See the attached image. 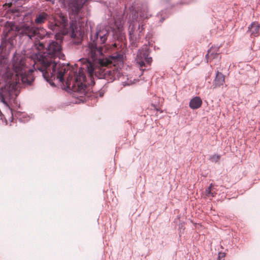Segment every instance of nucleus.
Instances as JSON below:
<instances>
[{
    "mask_svg": "<svg viewBox=\"0 0 260 260\" xmlns=\"http://www.w3.org/2000/svg\"><path fill=\"white\" fill-rule=\"evenodd\" d=\"M111 36L115 40H118L121 37L120 25L115 21L112 26L97 27L95 31H91L90 41L84 53L88 59L78 71L74 73V76L69 75L66 82L68 89L89 98L92 94L88 92L89 87L94 84L93 76L108 82L118 78L116 66L123 62V53L120 50L107 57L103 51Z\"/></svg>",
    "mask_w": 260,
    "mask_h": 260,
    "instance_id": "nucleus-1",
    "label": "nucleus"
},
{
    "mask_svg": "<svg viewBox=\"0 0 260 260\" xmlns=\"http://www.w3.org/2000/svg\"><path fill=\"white\" fill-rule=\"evenodd\" d=\"M35 69L41 72L47 82L52 86H54L53 80L55 79L63 83L67 68L64 64L59 63V60H64L65 56L62 52L61 46L59 42L51 41L45 51L38 50L35 54Z\"/></svg>",
    "mask_w": 260,
    "mask_h": 260,
    "instance_id": "nucleus-2",
    "label": "nucleus"
},
{
    "mask_svg": "<svg viewBox=\"0 0 260 260\" xmlns=\"http://www.w3.org/2000/svg\"><path fill=\"white\" fill-rule=\"evenodd\" d=\"M13 72L7 70L0 80V97L4 99L3 92L8 88V84L16 85L20 81L23 84L31 85L34 81L33 71L27 69L25 64V59L14 54L12 59Z\"/></svg>",
    "mask_w": 260,
    "mask_h": 260,
    "instance_id": "nucleus-3",
    "label": "nucleus"
},
{
    "mask_svg": "<svg viewBox=\"0 0 260 260\" xmlns=\"http://www.w3.org/2000/svg\"><path fill=\"white\" fill-rule=\"evenodd\" d=\"M150 50L147 46H144L139 50L136 61L140 70L144 72L149 69V67L152 61L151 57H149Z\"/></svg>",
    "mask_w": 260,
    "mask_h": 260,
    "instance_id": "nucleus-4",
    "label": "nucleus"
},
{
    "mask_svg": "<svg viewBox=\"0 0 260 260\" xmlns=\"http://www.w3.org/2000/svg\"><path fill=\"white\" fill-rule=\"evenodd\" d=\"M49 28L53 31L62 29L66 32L68 31L69 28H70L72 30V37H75L76 35L74 31L73 23H70L69 26L67 15L62 13L57 14L54 19V23H51L50 24Z\"/></svg>",
    "mask_w": 260,
    "mask_h": 260,
    "instance_id": "nucleus-5",
    "label": "nucleus"
},
{
    "mask_svg": "<svg viewBox=\"0 0 260 260\" xmlns=\"http://www.w3.org/2000/svg\"><path fill=\"white\" fill-rule=\"evenodd\" d=\"M93 0H63L62 4L67 8L72 15L79 18V13L84 5H87Z\"/></svg>",
    "mask_w": 260,
    "mask_h": 260,
    "instance_id": "nucleus-6",
    "label": "nucleus"
},
{
    "mask_svg": "<svg viewBox=\"0 0 260 260\" xmlns=\"http://www.w3.org/2000/svg\"><path fill=\"white\" fill-rule=\"evenodd\" d=\"M20 34L21 37H25L28 39V40H33L37 39L38 37L39 29L31 25H23L20 30Z\"/></svg>",
    "mask_w": 260,
    "mask_h": 260,
    "instance_id": "nucleus-7",
    "label": "nucleus"
},
{
    "mask_svg": "<svg viewBox=\"0 0 260 260\" xmlns=\"http://www.w3.org/2000/svg\"><path fill=\"white\" fill-rule=\"evenodd\" d=\"M217 49V48H211L208 50V53L206 55L207 62L212 63L211 66L220 63L221 56L219 53L216 52Z\"/></svg>",
    "mask_w": 260,
    "mask_h": 260,
    "instance_id": "nucleus-8",
    "label": "nucleus"
},
{
    "mask_svg": "<svg viewBox=\"0 0 260 260\" xmlns=\"http://www.w3.org/2000/svg\"><path fill=\"white\" fill-rule=\"evenodd\" d=\"M14 32V25L11 24L10 23H7L5 25L3 32V37H2V41L1 45V47H2L3 49L5 47V43L6 41H9L11 39L9 37V35L11 33Z\"/></svg>",
    "mask_w": 260,
    "mask_h": 260,
    "instance_id": "nucleus-9",
    "label": "nucleus"
},
{
    "mask_svg": "<svg viewBox=\"0 0 260 260\" xmlns=\"http://www.w3.org/2000/svg\"><path fill=\"white\" fill-rule=\"evenodd\" d=\"M259 24L257 22H253L248 28L247 34L251 37H256L259 35Z\"/></svg>",
    "mask_w": 260,
    "mask_h": 260,
    "instance_id": "nucleus-10",
    "label": "nucleus"
},
{
    "mask_svg": "<svg viewBox=\"0 0 260 260\" xmlns=\"http://www.w3.org/2000/svg\"><path fill=\"white\" fill-rule=\"evenodd\" d=\"M136 14L137 18H139V20L141 21L148 19L150 16L148 11V7L146 5H143L140 9H138Z\"/></svg>",
    "mask_w": 260,
    "mask_h": 260,
    "instance_id": "nucleus-11",
    "label": "nucleus"
},
{
    "mask_svg": "<svg viewBox=\"0 0 260 260\" xmlns=\"http://www.w3.org/2000/svg\"><path fill=\"white\" fill-rule=\"evenodd\" d=\"M225 82V76L218 71L216 72V76L213 81L214 87H219L222 85Z\"/></svg>",
    "mask_w": 260,
    "mask_h": 260,
    "instance_id": "nucleus-12",
    "label": "nucleus"
},
{
    "mask_svg": "<svg viewBox=\"0 0 260 260\" xmlns=\"http://www.w3.org/2000/svg\"><path fill=\"white\" fill-rule=\"evenodd\" d=\"M202 103L203 102L200 96H197L190 100L189 106L190 109L196 110L200 108Z\"/></svg>",
    "mask_w": 260,
    "mask_h": 260,
    "instance_id": "nucleus-13",
    "label": "nucleus"
},
{
    "mask_svg": "<svg viewBox=\"0 0 260 260\" xmlns=\"http://www.w3.org/2000/svg\"><path fill=\"white\" fill-rule=\"evenodd\" d=\"M49 17V15L46 12L39 13L36 17L35 22L38 25L42 24L48 20Z\"/></svg>",
    "mask_w": 260,
    "mask_h": 260,
    "instance_id": "nucleus-14",
    "label": "nucleus"
},
{
    "mask_svg": "<svg viewBox=\"0 0 260 260\" xmlns=\"http://www.w3.org/2000/svg\"><path fill=\"white\" fill-rule=\"evenodd\" d=\"M135 28L134 25L131 24L129 28V40L133 46H135L137 43V37L134 34Z\"/></svg>",
    "mask_w": 260,
    "mask_h": 260,
    "instance_id": "nucleus-15",
    "label": "nucleus"
},
{
    "mask_svg": "<svg viewBox=\"0 0 260 260\" xmlns=\"http://www.w3.org/2000/svg\"><path fill=\"white\" fill-rule=\"evenodd\" d=\"M11 113L13 117H15L20 121H24L25 120L23 119V118H25V113L20 111L11 110Z\"/></svg>",
    "mask_w": 260,
    "mask_h": 260,
    "instance_id": "nucleus-16",
    "label": "nucleus"
},
{
    "mask_svg": "<svg viewBox=\"0 0 260 260\" xmlns=\"http://www.w3.org/2000/svg\"><path fill=\"white\" fill-rule=\"evenodd\" d=\"M145 29L144 24L143 22H141L140 20H139V26L138 30H139V37H141L144 34V30Z\"/></svg>",
    "mask_w": 260,
    "mask_h": 260,
    "instance_id": "nucleus-17",
    "label": "nucleus"
},
{
    "mask_svg": "<svg viewBox=\"0 0 260 260\" xmlns=\"http://www.w3.org/2000/svg\"><path fill=\"white\" fill-rule=\"evenodd\" d=\"M220 158V156L217 154H214L210 156V159L215 162H218Z\"/></svg>",
    "mask_w": 260,
    "mask_h": 260,
    "instance_id": "nucleus-18",
    "label": "nucleus"
},
{
    "mask_svg": "<svg viewBox=\"0 0 260 260\" xmlns=\"http://www.w3.org/2000/svg\"><path fill=\"white\" fill-rule=\"evenodd\" d=\"M8 11H10L12 14L16 16H19V11L17 9L10 8Z\"/></svg>",
    "mask_w": 260,
    "mask_h": 260,
    "instance_id": "nucleus-19",
    "label": "nucleus"
},
{
    "mask_svg": "<svg viewBox=\"0 0 260 260\" xmlns=\"http://www.w3.org/2000/svg\"><path fill=\"white\" fill-rule=\"evenodd\" d=\"M212 189V184H210L209 187L206 189L205 192L207 197H210V193Z\"/></svg>",
    "mask_w": 260,
    "mask_h": 260,
    "instance_id": "nucleus-20",
    "label": "nucleus"
},
{
    "mask_svg": "<svg viewBox=\"0 0 260 260\" xmlns=\"http://www.w3.org/2000/svg\"><path fill=\"white\" fill-rule=\"evenodd\" d=\"M225 256V254L224 253L220 252L219 253V258L220 260H221V258H223Z\"/></svg>",
    "mask_w": 260,
    "mask_h": 260,
    "instance_id": "nucleus-21",
    "label": "nucleus"
},
{
    "mask_svg": "<svg viewBox=\"0 0 260 260\" xmlns=\"http://www.w3.org/2000/svg\"><path fill=\"white\" fill-rule=\"evenodd\" d=\"M216 194V192H215V191H214L212 189L211 190V192L210 193V196L212 197H214L215 196Z\"/></svg>",
    "mask_w": 260,
    "mask_h": 260,
    "instance_id": "nucleus-22",
    "label": "nucleus"
},
{
    "mask_svg": "<svg viewBox=\"0 0 260 260\" xmlns=\"http://www.w3.org/2000/svg\"><path fill=\"white\" fill-rule=\"evenodd\" d=\"M111 46H112V49H115L117 48V45L116 43L112 44Z\"/></svg>",
    "mask_w": 260,
    "mask_h": 260,
    "instance_id": "nucleus-23",
    "label": "nucleus"
},
{
    "mask_svg": "<svg viewBox=\"0 0 260 260\" xmlns=\"http://www.w3.org/2000/svg\"><path fill=\"white\" fill-rule=\"evenodd\" d=\"M46 2H50L51 3L52 5L54 4V0H45Z\"/></svg>",
    "mask_w": 260,
    "mask_h": 260,
    "instance_id": "nucleus-24",
    "label": "nucleus"
},
{
    "mask_svg": "<svg viewBox=\"0 0 260 260\" xmlns=\"http://www.w3.org/2000/svg\"><path fill=\"white\" fill-rule=\"evenodd\" d=\"M103 94H104L103 93H102V92H100V93H99V96H100V97H102V96H103Z\"/></svg>",
    "mask_w": 260,
    "mask_h": 260,
    "instance_id": "nucleus-25",
    "label": "nucleus"
},
{
    "mask_svg": "<svg viewBox=\"0 0 260 260\" xmlns=\"http://www.w3.org/2000/svg\"><path fill=\"white\" fill-rule=\"evenodd\" d=\"M163 1L166 3H169L171 0H163Z\"/></svg>",
    "mask_w": 260,
    "mask_h": 260,
    "instance_id": "nucleus-26",
    "label": "nucleus"
},
{
    "mask_svg": "<svg viewBox=\"0 0 260 260\" xmlns=\"http://www.w3.org/2000/svg\"><path fill=\"white\" fill-rule=\"evenodd\" d=\"M40 46L41 47H43L44 45L40 43Z\"/></svg>",
    "mask_w": 260,
    "mask_h": 260,
    "instance_id": "nucleus-27",
    "label": "nucleus"
},
{
    "mask_svg": "<svg viewBox=\"0 0 260 260\" xmlns=\"http://www.w3.org/2000/svg\"><path fill=\"white\" fill-rule=\"evenodd\" d=\"M98 93H96V94L94 95V96H95V98H97V96H98Z\"/></svg>",
    "mask_w": 260,
    "mask_h": 260,
    "instance_id": "nucleus-28",
    "label": "nucleus"
}]
</instances>
